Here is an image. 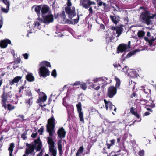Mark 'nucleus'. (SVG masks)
<instances>
[{
	"label": "nucleus",
	"mask_w": 156,
	"mask_h": 156,
	"mask_svg": "<svg viewBox=\"0 0 156 156\" xmlns=\"http://www.w3.org/2000/svg\"><path fill=\"white\" fill-rule=\"evenodd\" d=\"M12 97V95L11 91L5 92L4 91H3L2 95L1 96V104L2 105V107H3L5 109H7L10 111L15 109V107L14 106L10 104H7V103L8 102V98H11Z\"/></svg>",
	"instance_id": "1"
},
{
	"label": "nucleus",
	"mask_w": 156,
	"mask_h": 156,
	"mask_svg": "<svg viewBox=\"0 0 156 156\" xmlns=\"http://www.w3.org/2000/svg\"><path fill=\"white\" fill-rule=\"evenodd\" d=\"M140 9H144V11L140 13L139 17L140 22L143 24H146L147 25H149L152 22L151 17V13L150 11L145 9V8L143 6L140 7Z\"/></svg>",
	"instance_id": "2"
},
{
	"label": "nucleus",
	"mask_w": 156,
	"mask_h": 156,
	"mask_svg": "<svg viewBox=\"0 0 156 156\" xmlns=\"http://www.w3.org/2000/svg\"><path fill=\"white\" fill-rule=\"evenodd\" d=\"M41 66L38 69V74L40 76L45 78L50 75V72L46 67H51L50 63L47 61H43L39 65Z\"/></svg>",
	"instance_id": "3"
},
{
	"label": "nucleus",
	"mask_w": 156,
	"mask_h": 156,
	"mask_svg": "<svg viewBox=\"0 0 156 156\" xmlns=\"http://www.w3.org/2000/svg\"><path fill=\"white\" fill-rule=\"evenodd\" d=\"M55 121L53 116L48 120L47 124L46 126L47 131L49 133L50 136H52L55 132L54 129L55 126Z\"/></svg>",
	"instance_id": "4"
},
{
	"label": "nucleus",
	"mask_w": 156,
	"mask_h": 156,
	"mask_svg": "<svg viewBox=\"0 0 156 156\" xmlns=\"http://www.w3.org/2000/svg\"><path fill=\"white\" fill-rule=\"evenodd\" d=\"M26 146L27 147L26 148L25 154L23 156H28V155H30V156H34V149L36 148V145L33 143L27 144Z\"/></svg>",
	"instance_id": "5"
},
{
	"label": "nucleus",
	"mask_w": 156,
	"mask_h": 156,
	"mask_svg": "<svg viewBox=\"0 0 156 156\" xmlns=\"http://www.w3.org/2000/svg\"><path fill=\"white\" fill-rule=\"evenodd\" d=\"M47 143L49 145V150L51 153V156H56L57 150L55 149V142L52 137H48L47 138Z\"/></svg>",
	"instance_id": "6"
},
{
	"label": "nucleus",
	"mask_w": 156,
	"mask_h": 156,
	"mask_svg": "<svg viewBox=\"0 0 156 156\" xmlns=\"http://www.w3.org/2000/svg\"><path fill=\"white\" fill-rule=\"evenodd\" d=\"M117 92L116 87L113 86H111L108 89L107 96L109 98H112L116 95Z\"/></svg>",
	"instance_id": "7"
},
{
	"label": "nucleus",
	"mask_w": 156,
	"mask_h": 156,
	"mask_svg": "<svg viewBox=\"0 0 156 156\" xmlns=\"http://www.w3.org/2000/svg\"><path fill=\"white\" fill-rule=\"evenodd\" d=\"M42 17L43 22L46 24H48L54 21L53 15L52 14L43 16Z\"/></svg>",
	"instance_id": "8"
},
{
	"label": "nucleus",
	"mask_w": 156,
	"mask_h": 156,
	"mask_svg": "<svg viewBox=\"0 0 156 156\" xmlns=\"http://www.w3.org/2000/svg\"><path fill=\"white\" fill-rule=\"evenodd\" d=\"M66 13L68 15L69 18L72 19V18L76 15V13L74 10H72L70 7H66L65 8Z\"/></svg>",
	"instance_id": "9"
},
{
	"label": "nucleus",
	"mask_w": 156,
	"mask_h": 156,
	"mask_svg": "<svg viewBox=\"0 0 156 156\" xmlns=\"http://www.w3.org/2000/svg\"><path fill=\"white\" fill-rule=\"evenodd\" d=\"M80 3H82L81 5L86 9H88L91 5L95 4L94 2H92L90 0H81Z\"/></svg>",
	"instance_id": "10"
},
{
	"label": "nucleus",
	"mask_w": 156,
	"mask_h": 156,
	"mask_svg": "<svg viewBox=\"0 0 156 156\" xmlns=\"http://www.w3.org/2000/svg\"><path fill=\"white\" fill-rule=\"evenodd\" d=\"M66 133V132L63 127L60 128L57 132V133L59 138L61 139L65 137Z\"/></svg>",
	"instance_id": "11"
},
{
	"label": "nucleus",
	"mask_w": 156,
	"mask_h": 156,
	"mask_svg": "<svg viewBox=\"0 0 156 156\" xmlns=\"http://www.w3.org/2000/svg\"><path fill=\"white\" fill-rule=\"evenodd\" d=\"M0 44V47L2 48H5L7 47L8 44H11V41L9 39H5L1 40Z\"/></svg>",
	"instance_id": "12"
},
{
	"label": "nucleus",
	"mask_w": 156,
	"mask_h": 156,
	"mask_svg": "<svg viewBox=\"0 0 156 156\" xmlns=\"http://www.w3.org/2000/svg\"><path fill=\"white\" fill-rule=\"evenodd\" d=\"M128 48V46L127 44H121L117 48V51L119 52H123L125 51Z\"/></svg>",
	"instance_id": "13"
},
{
	"label": "nucleus",
	"mask_w": 156,
	"mask_h": 156,
	"mask_svg": "<svg viewBox=\"0 0 156 156\" xmlns=\"http://www.w3.org/2000/svg\"><path fill=\"white\" fill-rule=\"evenodd\" d=\"M104 102L105 104V108L106 110H108V107L110 110H112L113 108L115 107V106L113 105L112 103L110 101H107L106 99H104Z\"/></svg>",
	"instance_id": "14"
},
{
	"label": "nucleus",
	"mask_w": 156,
	"mask_h": 156,
	"mask_svg": "<svg viewBox=\"0 0 156 156\" xmlns=\"http://www.w3.org/2000/svg\"><path fill=\"white\" fill-rule=\"evenodd\" d=\"M22 76H17L15 77L12 80H9V84L11 86L14 85L15 83H18L19 81L22 79Z\"/></svg>",
	"instance_id": "15"
},
{
	"label": "nucleus",
	"mask_w": 156,
	"mask_h": 156,
	"mask_svg": "<svg viewBox=\"0 0 156 156\" xmlns=\"http://www.w3.org/2000/svg\"><path fill=\"white\" fill-rule=\"evenodd\" d=\"M41 94H42L43 95V96L39 97V99H37V102L38 103L41 102H44L47 99V97L45 94L43 92H41L40 93V94H39V95Z\"/></svg>",
	"instance_id": "16"
},
{
	"label": "nucleus",
	"mask_w": 156,
	"mask_h": 156,
	"mask_svg": "<svg viewBox=\"0 0 156 156\" xmlns=\"http://www.w3.org/2000/svg\"><path fill=\"white\" fill-rule=\"evenodd\" d=\"M49 9L50 8L48 6L46 5H44L41 9L42 16H44V15L47 13L49 11Z\"/></svg>",
	"instance_id": "17"
},
{
	"label": "nucleus",
	"mask_w": 156,
	"mask_h": 156,
	"mask_svg": "<svg viewBox=\"0 0 156 156\" xmlns=\"http://www.w3.org/2000/svg\"><path fill=\"white\" fill-rule=\"evenodd\" d=\"M26 79L27 81L30 82L34 81L35 78L32 73H28L26 76Z\"/></svg>",
	"instance_id": "18"
},
{
	"label": "nucleus",
	"mask_w": 156,
	"mask_h": 156,
	"mask_svg": "<svg viewBox=\"0 0 156 156\" xmlns=\"http://www.w3.org/2000/svg\"><path fill=\"white\" fill-rule=\"evenodd\" d=\"M105 40L107 44H109V43L112 42V37L108 33H107L106 34Z\"/></svg>",
	"instance_id": "19"
},
{
	"label": "nucleus",
	"mask_w": 156,
	"mask_h": 156,
	"mask_svg": "<svg viewBox=\"0 0 156 156\" xmlns=\"http://www.w3.org/2000/svg\"><path fill=\"white\" fill-rule=\"evenodd\" d=\"M62 140H60L58 141L57 144L58 147V149L59 151V154H60L61 155L62 154Z\"/></svg>",
	"instance_id": "20"
},
{
	"label": "nucleus",
	"mask_w": 156,
	"mask_h": 156,
	"mask_svg": "<svg viewBox=\"0 0 156 156\" xmlns=\"http://www.w3.org/2000/svg\"><path fill=\"white\" fill-rule=\"evenodd\" d=\"M146 86H141L140 87L141 88V90L143 91L146 94H149L151 93V90L147 88V87H146Z\"/></svg>",
	"instance_id": "21"
},
{
	"label": "nucleus",
	"mask_w": 156,
	"mask_h": 156,
	"mask_svg": "<svg viewBox=\"0 0 156 156\" xmlns=\"http://www.w3.org/2000/svg\"><path fill=\"white\" fill-rule=\"evenodd\" d=\"M123 30V28L122 27H118L116 31V33L117 34V35L116 37H119L120 36L122 33Z\"/></svg>",
	"instance_id": "22"
},
{
	"label": "nucleus",
	"mask_w": 156,
	"mask_h": 156,
	"mask_svg": "<svg viewBox=\"0 0 156 156\" xmlns=\"http://www.w3.org/2000/svg\"><path fill=\"white\" fill-rule=\"evenodd\" d=\"M140 51V50H139V49H137L135 50H134L132 51L129 52L127 54L126 58L130 57L132 55H133L135 54V53L139 51Z\"/></svg>",
	"instance_id": "23"
},
{
	"label": "nucleus",
	"mask_w": 156,
	"mask_h": 156,
	"mask_svg": "<svg viewBox=\"0 0 156 156\" xmlns=\"http://www.w3.org/2000/svg\"><path fill=\"white\" fill-rule=\"evenodd\" d=\"M110 18L112 21L115 25H117L118 23V21L117 20V18L116 16L113 15H110Z\"/></svg>",
	"instance_id": "24"
},
{
	"label": "nucleus",
	"mask_w": 156,
	"mask_h": 156,
	"mask_svg": "<svg viewBox=\"0 0 156 156\" xmlns=\"http://www.w3.org/2000/svg\"><path fill=\"white\" fill-rule=\"evenodd\" d=\"M33 98V97H30L28 99H26L25 101V103L26 104L28 105L29 106H30L32 104Z\"/></svg>",
	"instance_id": "25"
},
{
	"label": "nucleus",
	"mask_w": 156,
	"mask_h": 156,
	"mask_svg": "<svg viewBox=\"0 0 156 156\" xmlns=\"http://www.w3.org/2000/svg\"><path fill=\"white\" fill-rule=\"evenodd\" d=\"M115 79L116 81L115 86V87H116V89H117V88H119V87L121 84L120 80L119 78L117 77L116 76L115 77Z\"/></svg>",
	"instance_id": "26"
},
{
	"label": "nucleus",
	"mask_w": 156,
	"mask_h": 156,
	"mask_svg": "<svg viewBox=\"0 0 156 156\" xmlns=\"http://www.w3.org/2000/svg\"><path fill=\"white\" fill-rule=\"evenodd\" d=\"M147 106H149L151 108L155 107V105L154 101L152 100H150L148 101V104L146 105Z\"/></svg>",
	"instance_id": "27"
},
{
	"label": "nucleus",
	"mask_w": 156,
	"mask_h": 156,
	"mask_svg": "<svg viewBox=\"0 0 156 156\" xmlns=\"http://www.w3.org/2000/svg\"><path fill=\"white\" fill-rule=\"evenodd\" d=\"M41 9V6L40 5H37L35 6V8L34 10L35 12L37 14L38 16L40 14V11Z\"/></svg>",
	"instance_id": "28"
},
{
	"label": "nucleus",
	"mask_w": 156,
	"mask_h": 156,
	"mask_svg": "<svg viewBox=\"0 0 156 156\" xmlns=\"http://www.w3.org/2000/svg\"><path fill=\"white\" fill-rule=\"evenodd\" d=\"M84 148L83 146L80 147L78 150L77 152L76 153V156H79L83 151Z\"/></svg>",
	"instance_id": "29"
},
{
	"label": "nucleus",
	"mask_w": 156,
	"mask_h": 156,
	"mask_svg": "<svg viewBox=\"0 0 156 156\" xmlns=\"http://www.w3.org/2000/svg\"><path fill=\"white\" fill-rule=\"evenodd\" d=\"M79 118L81 122H84V119L83 116V113L82 111L78 112Z\"/></svg>",
	"instance_id": "30"
},
{
	"label": "nucleus",
	"mask_w": 156,
	"mask_h": 156,
	"mask_svg": "<svg viewBox=\"0 0 156 156\" xmlns=\"http://www.w3.org/2000/svg\"><path fill=\"white\" fill-rule=\"evenodd\" d=\"M145 34V32L143 30L139 31L137 33L138 36L139 38L143 37Z\"/></svg>",
	"instance_id": "31"
},
{
	"label": "nucleus",
	"mask_w": 156,
	"mask_h": 156,
	"mask_svg": "<svg viewBox=\"0 0 156 156\" xmlns=\"http://www.w3.org/2000/svg\"><path fill=\"white\" fill-rule=\"evenodd\" d=\"M14 147V144L13 143H11L10 145V147L8 148V150L9 151V153H12Z\"/></svg>",
	"instance_id": "32"
},
{
	"label": "nucleus",
	"mask_w": 156,
	"mask_h": 156,
	"mask_svg": "<svg viewBox=\"0 0 156 156\" xmlns=\"http://www.w3.org/2000/svg\"><path fill=\"white\" fill-rule=\"evenodd\" d=\"M76 106L77 108L78 112L82 111V106L81 103H78V104L76 105Z\"/></svg>",
	"instance_id": "33"
},
{
	"label": "nucleus",
	"mask_w": 156,
	"mask_h": 156,
	"mask_svg": "<svg viewBox=\"0 0 156 156\" xmlns=\"http://www.w3.org/2000/svg\"><path fill=\"white\" fill-rule=\"evenodd\" d=\"M122 71L126 73L127 72L129 69L128 67L127 66H122Z\"/></svg>",
	"instance_id": "34"
},
{
	"label": "nucleus",
	"mask_w": 156,
	"mask_h": 156,
	"mask_svg": "<svg viewBox=\"0 0 156 156\" xmlns=\"http://www.w3.org/2000/svg\"><path fill=\"white\" fill-rule=\"evenodd\" d=\"M1 11L4 13H7L9 10V7L8 8L6 6V8H4L3 7L1 8Z\"/></svg>",
	"instance_id": "35"
},
{
	"label": "nucleus",
	"mask_w": 156,
	"mask_h": 156,
	"mask_svg": "<svg viewBox=\"0 0 156 156\" xmlns=\"http://www.w3.org/2000/svg\"><path fill=\"white\" fill-rule=\"evenodd\" d=\"M42 147V143H40L38 144L37 146H36V148L35 149L36 150V151H39L41 148Z\"/></svg>",
	"instance_id": "36"
},
{
	"label": "nucleus",
	"mask_w": 156,
	"mask_h": 156,
	"mask_svg": "<svg viewBox=\"0 0 156 156\" xmlns=\"http://www.w3.org/2000/svg\"><path fill=\"white\" fill-rule=\"evenodd\" d=\"M34 144H35V145L37 144H38L40 143H41L39 137L37 139L35 140L34 141Z\"/></svg>",
	"instance_id": "37"
},
{
	"label": "nucleus",
	"mask_w": 156,
	"mask_h": 156,
	"mask_svg": "<svg viewBox=\"0 0 156 156\" xmlns=\"http://www.w3.org/2000/svg\"><path fill=\"white\" fill-rule=\"evenodd\" d=\"M80 87L81 88L84 90H85L87 88V86L85 83H83L82 84H80Z\"/></svg>",
	"instance_id": "38"
},
{
	"label": "nucleus",
	"mask_w": 156,
	"mask_h": 156,
	"mask_svg": "<svg viewBox=\"0 0 156 156\" xmlns=\"http://www.w3.org/2000/svg\"><path fill=\"white\" fill-rule=\"evenodd\" d=\"M51 76L54 78L57 76V73L55 69L53 70L51 73Z\"/></svg>",
	"instance_id": "39"
},
{
	"label": "nucleus",
	"mask_w": 156,
	"mask_h": 156,
	"mask_svg": "<svg viewBox=\"0 0 156 156\" xmlns=\"http://www.w3.org/2000/svg\"><path fill=\"white\" fill-rule=\"evenodd\" d=\"M3 2V3L6 5L7 7H8V8H9L10 6V3L8 0H2V1Z\"/></svg>",
	"instance_id": "40"
},
{
	"label": "nucleus",
	"mask_w": 156,
	"mask_h": 156,
	"mask_svg": "<svg viewBox=\"0 0 156 156\" xmlns=\"http://www.w3.org/2000/svg\"><path fill=\"white\" fill-rule=\"evenodd\" d=\"M144 150H142L139 151L138 154L139 156H144Z\"/></svg>",
	"instance_id": "41"
},
{
	"label": "nucleus",
	"mask_w": 156,
	"mask_h": 156,
	"mask_svg": "<svg viewBox=\"0 0 156 156\" xmlns=\"http://www.w3.org/2000/svg\"><path fill=\"white\" fill-rule=\"evenodd\" d=\"M60 17L63 20H65L66 17V16L65 14V12L64 11H63L62 13H61L60 14Z\"/></svg>",
	"instance_id": "42"
},
{
	"label": "nucleus",
	"mask_w": 156,
	"mask_h": 156,
	"mask_svg": "<svg viewBox=\"0 0 156 156\" xmlns=\"http://www.w3.org/2000/svg\"><path fill=\"white\" fill-rule=\"evenodd\" d=\"M26 95L28 96L29 97L30 96V97H32V94L31 92L29 90H28L26 91Z\"/></svg>",
	"instance_id": "43"
},
{
	"label": "nucleus",
	"mask_w": 156,
	"mask_h": 156,
	"mask_svg": "<svg viewBox=\"0 0 156 156\" xmlns=\"http://www.w3.org/2000/svg\"><path fill=\"white\" fill-rule=\"evenodd\" d=\"M98 86L97 87H95V84H92V88H94L96 90H98L100 88V85H101L100 84H98Z\"/></svg>",
	"instance_id": "44"
},
{
	"label": "nucleus",
	"mask_w": 156,
	"mask_h": 156,
	"mask_svg": "<svg viewBox=\"0 0 156 156\" xmlns=\"http://www.w3.org/2000/svg\"><path fill=\"white\" fill-rule=\"evenodd\" d=\"M43 155V150H41V151L39 152L38 154H37V156H42ZM44 156H49V155L47 154H46Z\"/></svg>",
	"instance_id": "45"
},
{
	"label": "nucleus",
	"mask_w": 156,
	"mask_h": 156,
	"mask_svg": "<svg viewBox=\"0 0 156 156\" xmlns=\"http://www.w3.org/2000/svg\"><path fill=\"white\" fill-rule=\"evenodd\" d=\"M79 19V17L78 15L77 18L76 19H74L73 24H77L78 22Z\"/></svg>",
	"instance_id": "46"
},
{
	"label": "nucleus",
	"mask_w": 156,
	"mask_h": 156,
	"mask_svg": "<svg viewBox=\"0 0 156 156\" xmlns=\"http://www.w3.org/2000/svg\"><path fill=\"white\" fill-rule=\"evenodd\" d=\"M136 112V111H135V109L133 107H132L131 108L130 112L131 114L133 115L135 113V112Z\"/></svg>",
	"instance_id": "47"
},
{
	"label": "nucleus",
	"mask_w": 156,
	"mask_h": 156,
	"mask_svg": "<svg viewBox=\"0 0 156 156\" xmlns=\"http://www.w3.org/2000/svg\"><path fill=\"white\" fill-rule=\"evenodd\" d=\"M34 27H36L37 26V27H39L41 24L39 22L37 21L34 22Z\"/></svg>",
	"instance_id": "48"
},
{
	"label": "nucleus",
	"mask_w": 156,
	"mask_h": 156,
	"mask_svg": "<svg viewBox=\"0 0 156 156\" xmlns=\"http://www.w3.org/2000/svg\"><path fill=\"white\" fill-rule=\"evenodd\" d=\"M44 131V128L43 126H42L40 128V129L38 130V132L39 133L41 132L40 133V135H42V132Z\"/></svg>",
	"instance_id": "49"
},
{
	"label": "nucleus",
	"mask_w": 156,
	"mask_h": 156,
	"mask_svg": "<svg viewBox=\"0 0 156 156\" xmlns=\"http://www.w3.org/2000/svg\"><path fill=\"white\" fill-rule=\"evenodd\" d=\"M113 66L115 68H119V67L122 68V65L119 64H118L117 63L113 64Z\"/></svg>",
	"instance_id": "50"
},
{
	"label": "nucleus",
	"mask_w": 156,
	"mask_h": 156,
	"mask_svg": "<svg viewBox=\"0 0 156 156\" xmlns=\"http://www.w3.org/2000/svg\"><path fill=\"white\" fill-rule=\"evenodd\" d=\"M22 56H23L25 59H27L29 57V55L27 53H25L24 54H23Z\"/></svg>",
	"instance_id": "51"
},
{
	"label": "nucleus",
	"mask_w": 156,
	"mask_h": 156,
	"mask_svg": "<svg viewBox=\"0 0 156 156\" xmlns=\"http://www.w3.org/2000/svg\"><path fill=\"white\" fill-rule=\"evenodd\" d=\"M121 151V150H119V151H117L116 152L117 154H115L114 155H112V156H120L121 155V154L120 153H119Z\"/></svg>",
	"instance_id": "52"
},
{
	"label": "nucleus",
	"mask_w": 156,
	"mask_h": 156,
	"mask_svg": "<svg viewBox=\"0 0 156 156\" xmlns=\"http://www.w3.org/2000/svg\"><path fill=\"white\" fill-rule=\"evenodd\" d=\"M67 7H70L72 5V3L71 2V0H67Z\"/></svg>",
	"instance_id": "53"
},
{
	"label": "nucleus",
	"mask_w": 156,
	"mask_h": 156,
	"mask_svg": "<svg viewBox=\"0 0 156 156\" xmlns=\"http://www.w3.org/2000/svg\"><path fill=\"white\" fill-rule=\"evenodd\" d=\"M26 133H23L21 136V138H23L24 140H25L27 138V137L26 136Z\"/></svg>",
	"instance_id": "54"
},
{
	"label": "nucleus",
	"mask_w": 156,
	"mask_h": 156,
	"mask_svg": "<svg viewBox=\"0 0 156 156\" xmlns=\"http://www.w3.org/2000/svg\"><path fill=\"white\" fill-rule=\"evenodd\" d=\"M37 132L35 133H32L31 135V136L34 138H35L36 137H37Z\"/></svg>",
	"instance_id": "55"
},
{
	"label": "nucleus",
	"mask_w": 156,
	"mask_h": 156,
	"mask_svg": "<svg viewBox=\"0 0 156 156\" xmlns=\"http://www.w3.org/2000/svg\"><path fill=\"white\" fill-rule=\"evenodd\" d=\"M133 115H134L136 117L137 119H139L140 118V115L137 111L135 112Z\"/></svg>",
	"instance_id": "56"
},
{
	"label": "nucleus",
	"mask_w": 156,
	"mask_h": 156,
	"mask_svg": "<svg viewBox=\"0 0 156 156\" xmlns=\"http://www.w3.org/2000/svg\"><path fill=\"white\" fill-rule=\"evenodd\" d=\"M21 61V59L20 57H17L15 60V62L17 63H20Z\"/></svg>",
	"instance_id": "57"
},
{
	"label": "nucleus",
	"mask_w": 156,
	"mask_h": 156,
	"mask_svg": "<svg viewBox=\"0 0 156 156\" xmlns=\"http://www.w3.org/2000/svg\"><path fill=\"white\" fill-rule=\"evenodd\" d=\"M156 16V13L155 14H152L151 13V19H153Z\"/></svg>",
	"instance_id": "58"
},
{
	"label": "nucleus",
	"mask_w": 156,
	"mask_h": 156,
	"mask_svg": "<svg viewBox=\"0 0 156 156\" xmlns=\"http://www.w3.org/2000/svg\"><path fill=\"white\" fill-rule=\"evenodd\" d=\"M106 145L107 146V148L108 149H110L111 146H112L111 144H109L108 143H106Z\"/></svg>",
	"instance_id": "59"
},
{
	"label": "nucleus",
	"mask_w": 156,
	"mask_h": 156,
	"mask_svg": "<svg viewBox=\"0 0 156 156\" xmlns=\"http://www.w3.org/2000/svg\"><path fill=\"white\" fill-rule=\"evenodd\" d=\"M66 22L68 24H73V22L70 20H69V19H67V20H66Z\"/></svg>",
	"instance_id": "60"
},
{
	"label": "nucleus",
	"mask_w": 156,
	"mask_h": 156,
	"mask_svg": "<svg viewBox=\"0 0 156 156\" xmlns=\"http://www.w3.org/2000/svg\"><path fill=\"white\" fill-rule=\"evenodd\" d=\"M115 139H112L110 140V142H111V144L112 145H113L114 144L115 142Z\"/></svg>",
	"instance_id": "61"
},
{
	"label": "nucleus",
	"mask_w": 156,
	"mask_h": 156,
	"mask_svg": "<svg viewBox=\"0 0 156 156\" xmlns=\"http://www.w3.org/2000/svg\"><path fill=\"white\" fill-rule=\"evenodd\" d=\"M80 81H76L73 84V86H76L80 85Z\"/></svg>",
	"instance_id": "62"
},
{
	"label": "nucleus",
	"mask_w": 156,
	"mask_h": 156,
	"mask_svg": "<svg viewBox=\"0 0 156 156\" xmlns=\"http://www.w3.org/2000/svg\"><path fill=\"white\" fill-rule=\"evenodd\" d=\"M150 114V112H146L144 114H143L144 116H148Z\"/></svg>",
	"instance_id": "63"
},
{
	"label": "nucleus",
	"mask_w": 156,
	"mask_h": 156,
	"mask_svg": "<svg viewBox=\"0 0 156 156\" xmlns=\"http://www.w3.org/2000/svg\"><path fill=\"white\" fill-rule=\"evenodd\" d=\"M137 94L135 92H133L131 95V97L133 98V97H135L137 96Z\"/></svg>",
	"instance_id": "64"
}]
</instances>
